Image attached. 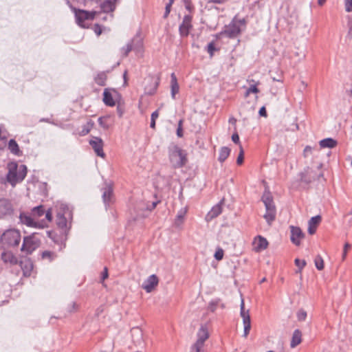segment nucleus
<instances>
[{
  "mask_svg": "<svg viewBox=\"0 0 352 352\" xmlns=\"http://www.w3.org/2000/svg\"><path fill=\"white\" fill-rule=\"evenodd\" d=\"M52 219L51 210H45L43 206H38L32 210L30 216L23 214V224L29 227L44 228Z\"/></svg>",
  "mask_w": 352,
  "mask_h": 352,
  "instance_id": "1",
  "label": "nucleus"
},
{
  "mask_svg": "<svg viewBox=\"0 0 352 352\" xmlns=\"http://www.w3.org/2000/svg\"><path fill=\"white\" fill-rule=\"evenodd\" d=\"M169 159L175 168L184 166L187 162L186 153L177 145L169 148Z\"/></svg>",
  "mask_w": 352,
  "mask_h": 352,
  "instance_id": "2",
  "label": "nucleus"
},
{
  "mask_svg": "<svg viewBox=\"0 0 352 352\" xmlns=\"http://www.w3.org/2000/svg\"><path fill=\"white\" fill-rule=\"evenodd\" d=\"M261 200L266 210L264 218L266 219L267 222L270 224L275 219L276 214V206L272 194L269 191L265 190L262 196Z\"/></svg>",
  "mask_w": 352,
  "mask_h": 352,
  "instance_id": "3",
  "label": "nucleus"
},
{
  "mask_svg": "<svg viewBox=\"0 0 352 352\" xmlns=\"http://www.w3.org/2000/svg\"><path fill=\"white\" fill-rule=\"evenodd\" d=\"M57 206L59 208V211L57 212L56 224L61 232L65 233L67 230V217L71 216V211L68 206L65 204H59Z\"/></svg>",
  "mask_w": 352,
  "mask_h": 352,
  "instance_id": "4",
  "label": "nucleus"
},
{
  "mask_svg": "<svg viewBox=\"0 0 352 352\" xmlns=\"http://www.w3.org/2000/svg\"><path fill=\"white\" fill-rule=\"evenodd\" d=\"M245 27V21L244 19H238L236 17L232 22L226 27L225 34L230 38L236 37Z\"/></svg>",
  "mask_w": 352,
  "mask_h": 352,
  "instance_id": "5",
  "label": "nucleus"
},
{
  "mask_svg": "<svg viewBox=\"0 0 352 352\" xmlns=\"http://www.w3.org/2000/svg\"><path fill=\"white\" fill-rule=\"evenodd\" d=\"M67 4L74 12L76 17V23L81 27H85L84 22L86 20H92L94 18L95 12H89L83 10L76 9L73 7L69 0H67Z\"/></svg>",
  "mask_w": 352,
  "mask_h": 352,
  "instance_id": "6",
  "label": "nucleus"
},
{
  "mask_svg": "<svg viewBox=\"0 0 352 352\" xmlns=\"http://www.w3.org/2000/svg\"><path fill=\"white\" fill-rule=\"evenodd\" d=\"M8 173L6 176V182L14 187L19 181L18 175V164L16 162H10L7 164Z\"/></svg>",
  "mask_w": 352,
  "mask_h": 352,
  "instance_id": "7",
  "label": "nucleus"
},
{
  "mask_svg": "<svg viewBox=\"0 0 352 352\" xmlns=\"http://www.w3.org/2000/svg\"><path fill=\"white\" fill-rule=\"evenodd\" d=\"M240 315L243 319L244 326L243 337L246 338L251 329V320L249 309L245 310L243 298H241L240 305Z\"/></svg>",
  "mask_w": 352,
  "mask_h": 352,
  "instance_id": "8",
  "label": "nucleus"
},
{
  "mask_svg": "<svg viewBox=\"0 0 352 352\" xmlns=\"http://www.w3.org/2000/svg\"><path fill=\"white\" fill-rule=\"evenodd\" d=\"M21 234L17 229L12 228L5 231L0 239V242H20Z\"/></svg>",
  "mask_w": 352,
  "mask_h": 352,
  "instance_id": "9",
  "label": "nucleus"
},
{
  "mask_svg": "<svg viewBox=\"0 0 352 352\" xmlns=\"http://www.w3.org/2000/svg\"><path fill=\"white\" fill-rule=\"evenodd\" d=\"M89 144L98 156L102 158L105 157L106 155L103 151L104 142L100 138L93 137L89 140Z\"/></svg>",
  "mask_w": 352,
  "mask_h": 352,
  "instance_id": "10",
  "label": "nucleus"
},
{
  "mask_svg": "<svg viewBox=\"0 0 352 352\" xmlns=\"http://www.w3.org/2000/svg\"><path fill=\"white\" fill-rule=\"evenodd\" d=\"M192 28V16L190 15H185L182 23L179 28V34L182 37H187L190 31Z\"/></svg>",
  "mask_w": 352,
  "mask_h": 352,
  "instance_id": "11",
  "label": "nucleus"
},
{
  "mask_svg": "<svg viewBox=\"0 0 352 352\" xmlns=\"http://www.w3.org/2000/svg\"><path fill=\"white\" fill-rule=\"evenodd\" d=\"M142 47V42L140 39H133L122 48V53L124 56H127L131 51H140Z\"/></svg>",
  "mask_w": 352,
  "mask_h": 352,
  "instance_id": "12",
  "label": "nucleus"
},
{
  "mask_svg": "<svg viewBox=\"0 0 352 352\" xmlns=\"http://www.w3.org/2000/svg\"><path fill=\"white\" fill-rule=\"evenodd\" d=\"M159 279L155 274L149 276L142 284V288L147 292H151L158 285Z\"/></svg>",
  "mask_w": 352,
  "mask_h": 352,
  "instance_id": "13",
  "label": "nucleus"
},
{
  "mask_svg": "<svg viewBox=\"0 0 352 352\" xmlns=\"http://www.w3.org/2000/svg\"><path fill=\"white\" fill-rule=\"evenodd\" d=\"M13 208L10 201L6 199H0V219L12 213Z\"/></svg>",
  "mask_w": 352,
  "mask_h": 352,
  "instance_id": "14",
  "label": "nucleus"
},
{
  "mask_svg": "<svg viewBox=\"0 0 352 352\" xmlns=\"http://www.w3.org/2000/svg\"><path fill=\"white\" fill-rule=\"evenodd\" d=\"M102 192V199L106 206H109L113 200V188L109 185L104 187Z\"/></svg>",
  "mask_w": 352,
  "mask_h": 352,
  "instance_id": "15",
  "label": "nucleus"
},
{
  "mask_svg": "<svg viewBox=\"0 0 352 352\" xmlns=\"http://www.w3.org/2000/svg\"><path fill=\"white\" fill-rule=\"evenodd\" d=\"M289 228L291 232L290 239L292 242H299L304 239L305 234L299 227L291 226Z\"/></svg>",
  "mask_w": 352,
  "mask_h": 352,
  "instance_id": "16",
  "label": "nucleus"
},
{
  "mask_svg": "<svg viewBox=\"0 0 352 352\" xmlns=\"http://www.w3.org/2000/svg\"><path fill=\"white\" fill-rule=\"evenodd\" d=\"M322 217L320 215H316L311 217L308 221V232L309 234H314L318 226L320 223Z\"/></svg>",
  "mask_w": 352,
  "mask_h": 352,
  "instance_id": "17",
  "label": "nucleus"
},
{
  "mask_svg": "<svg viewBox=\"0 0 352 352\" xmlns=\"http://www.w3.org/2000/svg\"><path fill=\"white\" fill-rule=\"evenodd\" d=\"M222 206L221 203L217 204L212 208V209L208 212L206 216V220L207 221H211L212 219L217 217L221 213Z\"/></svg>",
  "mask_w": 352,
  "mask_h": 352,
  "instance_id": "18",
  "label": "nucleus"
},
{
  "mask_svg": "<svg viewBox=\"0 0 352 352\" xmlns=\"http://www.w3.org/2000/svg\"><path fill=\"white\" fill-rule=\"evenodd\" d=\"M1 258L5 263H10L12 264L19 263L22 266V261H18L17 258L10 252H4L1 254Z\"/></svg>",
  "mask_w": 352,
  "mask_h": 352,
  "instance_id": "19",
  "label": "nucleus"
},
{
  "mask_svg": "<svg viewBox=\"0 0 352 352\" xmlns=\"http://www.w3.org/2000/svg\"><path fill=\"white\" fill-rule=\"evenodd\" d=\"M116 1L117 0H106L101 4V10L104 12H113L116 8Z\"/></svg>",
  "mask_w": 352,
  "mask_h": 352,
  "instance_id": "20",
  "label": "nucleus"
},
{
  "mask_svg": "<svg viewBox=\"0 0 352 352\" xmlns=\"http://www.w3.org/2000/svg\"><path fill=\"white\" fill-rule=\"evenodd\" d=\"M208 333L206 328H205L204 327H201L197 333V340L196 342L197 343L198 345H204V342L208 339Z\"/></svg>",
  "mask_w": 352,
  "mask_h": 352,
  "instance_id": "21",
  "label": "nucleus"
},
{
  "mask_svg": "<svg viewBox=\"0 0 352 352\" xmlns=\"http://www.w3.org/2000/svg\"><path fill=\"white\" fill-rule=\"evenodd\" d=\"M98 124L99 125L103 128L104 129H109L113 124V121L111 120L110 116H102L98 118Z\"/></svg>",
  "mask_w": 352,
  "mask_h": 352,
  "instance_id": "22",
  "label": "nucleus"
},
{
  "mask_svg": "<svg viewBox=\"0 0 352 352\" xmlns=\"http://www.w3.org/2000/svg\"><path fill=\"white\" fill-rule=\"evenodd\" d=\"M187 210L186 208H182L181 209L176 216V218L175 219V226L177 228H180L182 225L183 224L184 221V218L186 214Z\"/></svg>",
  "mask_w": 352,
  "mask_h": 352,
  "instance_id": "23",
  "label": "nucleus"
},
{
  "mask_svg": "<svg viewBox=\"0 0 352 352\" xmlns=\"http://www.w3.org/2000/svg\"><path fill=\"white\" fill-rule=\"evenodd\" d=\"M103 102L109 107H113L116 104L111 93L107 89H105L103 92Z\"/></svg>",
  "mask_w": 352,
  "mask_h": 352,
  "instance_id": "24",
  "label": "nucleus"
},
{
  "mask_svg": "<svg viewBox=\"0 0 352 352\" xmlns=\"http://www.w3.org/2000/svg\"><path fill=\"white\" fill-rule=\"evenodd\" d=\"M319 144L321 148H332L336 146L337 142L333 138H328L320 140Z\"/></svg>",
  "mask_w": 352,
  "mask_h": 352,
  "instance_id": "25",
  "label": "nucleus"
},
{
  "mask_svg": "<svg viewBox=\"0 0 352 352\" xmlns=\"http://www.w3.org/2000/svg\"><path fill=\"white\" fill-rule=\"evenodd\" d=\"M33 270V263L30 258L23 259V276H29Z\"/></svg>",
  "mask_w": 352,
  "mask_h": 352,
  "instance_id": "26",
  "label": "nucleus"
},
{
  "mask_svg": "<svg viewBox=\"0 0 352 352\" xmlns=\"http://www.w3.org/2000/svg\"><path fill=\"white\" fill-rule=\"evenodd\" d=\"M171 96L175 98V95L179 92V85L177 83L176 76L174 73L171 74Z\"/></svg>",
  "mask_w": 352,
  "mask_h": 352,
  "instance_id": "27",
  "label": "nucleus"
},
{
  "mask_svg": "<svg viewBox=\"0 0 352 352\" xmlns=\"http://www.w3.org/2000/svg\"><path fill=\"white\" fill-rule=\"evenodd\" d=\"M302 333L299 329H296L294 331L290 346L292 348L296 347L301 342Z\"/></svg>",
  "mask_w": 352,
  "mask_h": 352,
  "instance_id": "28",
  "label": "nucleus"
},
{
  "mask_svg": "<svg viewBox=\"0 0 352 352\" xmlns=\"http://www.w3.org/2000/svg\"><path fill=\"white\" fill-rule=\"evenodd\" d=\"M159 80H154L153 78L151 79V82L150 86H146L145 87V94L147 95H153L158 87Z\"/></svg>",
  "mask_w": 352,
  "mask_h": 352,
  "instance_id": "29",
  "label": "nucleus"
},
{
  "mask_svg": "<svg viewBox=\"0 0 352 352\" xmlns=\"http://www.w3.org/2000/svg\"><path fill=\"white\" fill-rule=\"evenodd\" d=\"M230 149L227 146H223L219 151L218 160L220 162H223L230 155Z\"/></svg>",
  "mask_w": 352,
  "mask_h": 352,
  "instance_id": "30",
  "label": "nucleus"
},
{
  "mask_svg": "<svg viewBox=\"0 0 352 352\" xmlns=\"http://www.w3.org/2000/svg\"><path fill=\"white\" fill-rule=\"evenodd\" d=\"M313 177L310 175V171L309 169L305 170L304 172L300 173V181L305 184H309L313 180Z\"/></svg>",
  "mask_w": 352,
  "mask_h": 352,
  "instance_id": "31",
  "label": "nucleus"
},
{
  "mask_svg": "<svg viewBox=\"0 0 352 352\" xmlns=\"http://www.w3.org/2000/svg\"><path fill=\"white\" fill-rule=\"evenodd\" d=\"M8 149L13 154H18V153L19 152V146L14 140L11 139L8 142Z\"/></svg>",
  "mask_w": 352,
  "mask_h": 352,
  "instance_id": "32",
  "label": "nucleus"
},
{
  "mask_svg": "<svg viewBox=\"0 0 352 352\" xmlns=\"http://www.w3.org/2000/svg\"><path fill=\"white\" fill-rule=\"evenodd\" d=\"M106 80H107V76L104 73H100L95 78L96 83L100 86L105 85Z\"/></svg>",
  "mask_w": 352,
  "mask_h": 352,
  "instance_id": "33",
  "label": "nucleus"
},
{
  "mask_svg": "<svg viewBox=\"0 0 352 352\" xmlns=\"http://www.w3.org/2000/svg\"><path fill=\"white\" fill-rule=\"evenodd\" d=\"M314 263L316 267L318 270H322L324 269V261L321 256L317 255L314 259Z\"/></svg>",
  "mask_w": 352,
  "mask_h": 352,
  "instance_id": "34",
  "label": "nucleus"
},
{
  "mask_svg": "<svg viewBox=\"0 0 352 352\" xmlns=\"http://www.w3.org/2000/svg\"><path fill=\"white\" fill-rule=\"evenodd\" d=\"M7 142V132L0 129V148L5 147Z\"/></svg>",
  "mask_w": 352,
  "mask_h": 352,
  "instance_id": "35",
  "label": "nucleus"
},
{
  "mask_svg": "<svg viewBox=\"0 0 352 352\" xmlns=\"http://www.w3.org/2000/svg\"><path fill=\"white\" fill-rule=\"evenodd\" d=\"M252 250L256 252H260L267 248L269 243H252Z\"/></svg>",
  "mask_w": 352,
  "mask_h": 352,
  "instance_id": "36",
  "label": "nucleus"
},
{
  "mask_svg": "<svg viewBox=\"0 0 352 352\" xmlns=\"http://www.w3.org/2000/svg\"><path fill=\"white\" fill-rule=\"evenodd\" d=\"M295 264L298 267L297 273H300L303 267L306 265V261L305 260H300L298 258L295 259Z\"/></svg>",
  "mask_w": 352,
  "mask_h": 352,
  "instance_id": "37",
  "label": "nucleus"
},
{
  "mask_svg": "<svg viewBox=\"0 0 352 352\" xmlns=\"http://www.w3.org/2000/svg\"><path fill=\"white\" fill-rule=\"evenodd\" d=\"M223 254H224V252H223V249L218 247L216 250L214 256L215 259H217V261H221L223 258Z\"/></svg>",
  "mask_w": 352,
  "mask_h": 352,
  "instance_id": "38",
  "label": "nucleus"
},
{
  "mask_svg": "<svg viewBox=\"0 0 352 352\" xmlns=\"http://www.w3.org/2000/svg\"><path fill=\"white\" fill-rule=\"evenodd\" d=\"M173 2H174V0H170V1H169V3L166 4V8H165V12L164 14V19L167 18L168 16L169 15L170 12V8H171V6H172Z\"/></svg>",
  "mask_w": 352,
  "mask_h": 352,
  "instance_id": "39",
  "label": "nucleus"
},
{
  "mask_svg": "<svg viewBox=\"0 0 352 352\" xmlns=\"http://www.w3.org/2000/svg\"><path fill=\"white\" fill-rule=\"evenodd\" d=\"M244 159V151L242 146L240 145V152L236 159V163L239 165L242 164Z\"/></svg>",
  "mask_w": 352,
  "mask_h": 352,
  "instance_id": "40",
  "label": "nucleus"
},
{
  "mask_svg": "<svg viewBox=\"0 0 352 352\" xmlns=\"http://www.w3.org/2000/svg\"><path fill=\"white\" fill-rule=\"evenodd\" d=\"M297 318L299 321H304L307 318V312L303 309H300L297 313Z\"/></svg>",
  "mask_w": 352,
  "mask_h": 352,
  "instance_id": "41",
  "label": "nucleus"
},
{
  "mask_svg": "<svg viewBox=\"0 0 352 352\" xmlns=\"http://www.w3.org/2000/svg\"><path fill=\"white\" fill-rule=\"evenodd\" d=\"M259 92L258 89L257 88L256 85H252L250 86V87L247 89L246 91V96H248L250 93H254L257 94Z\"/></svg>",
  "mask_w": 352,
  "mask_h": 352,
  "instance_id": "42",
  "label": "nucleus"
},
{
  "mask_svg": "<svg viewBox=\"0 0 352 352\" xmlns=\"http://www.w3.org/2000/svg\"><path fill=\"white\" fill-rule=\"evenodd\" d=\"M219 302V299L211 301L208 305V309L214 312L216 310L217 306Z\"/></svg>",
  "mask_w": 352,
  "mask_h": 352,
  "instance_id": "43",
  "label": "nucleus"
},
{
  "mask_svg": "<svg viewBox=\"0 0 352 352\" xmlns=\"http://www.w3.org/2000/svg\"><path fill=\"white\" fill-rule=\"evenodd\" d=\"M344 8L346 12H352V0H344Z\"/></svg>",
  "mask_w": 352,
  "mask_h": 352,
  "instance_id": "44",
  "label": "nucleus"
},
{
  "mask_svg": "<svg viewBox=\"0 0 352 352\" xmlns=\"http://www.w3.org/2000/svg\"><path fill=\"white\" fill-rule=\"evenodd\" d=\"M42 257L43 258H48L50 261H52L54 258V254L50 251H45L42 254Z\"/></svg>",
  "mask_w": 352,
  "mask_h": 352,
  "instance_id": "45",
  "label": "nucleus"
},
{
  "mask_svg": "<svg viewBox=\"0 0 352 352\" xmlns=\"http://www.w3.org/2000/svg\"><path fill=\"white\" fill-rule=\"evenodd\" d=\"M204 345L199 344L198 345L197 342H195L191 348L190 352H201V350Z\"/></svg>",
  "mask_w": 352,
  "mask_h": 352,
  "instance_id": "46",
  "label": "nucleus"
},
{
  "mask_svg": "<svg viewBox=\"0 0 352 352\" xmlns=\"http://www.w3.org/2000/svg\"><path fill=\"white\" fill-rule=\"evenodd\" d=\"M207 48H208V52L212 56L213 55L214 51L215 50L214 44L212 43H209Z\"/></svg>",
  "mask_w": 352,
  "mask_h": 352,
  "instance_id": "47",
  "label": "nucleus"
},
{
  "mask_svg": "<svg viewBox=\"0 0 352 352\" xmlns=\"http://www.w3.org/2000/svg\"><path fill=\"white\" fill-rule=\"evenodd\" d=\"M253 242H267V239L261 235H258L254 237Z\"/></svg>",
  "mask_w": 352,
  "mask_h": 352,
  "instance_id": "48",
  "label": "nucleus"
},
{
  "mask_svg": "<svg viewBox=\"0 0 352 352\" xmlns=\"http://www.w3.org/2000/svg\"><path fill=\"white\" fill-rule=\"evenodd\" d=\"M312 151V148L309 146H307L304 151H303V155L304 157H307Z\"/></svg>",
  "mask_w": 352,
  "mask_h": 352,
  "instance_id": "49",
  "label": "nucleus"
},
{
  "mask_svg": "<svg viewBox=\"0 0 352 352\" xmlns=\"http://www.w3.org/2000/svg\"><path fill=\"white\" fill-rule=\"evenodd\" d=\"M89 131H90L89 126L85 125L82 126V129L81 132L80 133V134L81 135H85L88 134L89 133Z\"/></svg>",
  "mask_w": 352,
  "mask_h": 352,
  "instance_id": "50",
  "label": "nucleus"
},
{
  "mask_svg": "<svg viewBox=\"0 0 352 352\" xmlns=\"http://www.w3.org/2000/svg\"><path fill=\"white\" fill-rule=\"evenodd\" d=\"M347 19H348L347 26L349 28V33H351V32H352V15L348 16Z\"/></svg>",
  "mask_w": 352,
  "mask_h": 352,
  "instance_id": "51",
  "label": "nucleus"
},
{
  "mask_svg": "<svg viewBox=\"0 0 352 352\" xmlns=\"http://www.w3.org/2000/svg\"><path fill=\"white\" fill-rule=\"evenodd\" d=\"M232 140L235 143V144H239L240 143V141H239V136L238 135L237 133H234L232 134Z\"/></svg>",
  "mask_w": 352,
  "mask_h": 352,
  "instance_id": "52",
  "label": "nucleus"
},
{
  "mask_svg": "<svg viewBox=\"0 0 352 352\" xmlns=\"http://www.w3.org/2000/svg\"><path fill=\"white\" fill-rule=\"evenodd\" d=\"M158 203H159L158 201H153L151 205L147 206V209L149 210H153L156 207V206L157 205Z\"/></svg>",
  "mask_w": 352,
  "mask_h": 352,
  "instance_id": "53",
  "label": "nucleus"
},
{
  "mask_svg": "<svg viewBox=\"0 0 352 352\" xmlns=\"http://www.w3.org/2000/svg\"><path fill=\"white\" fill-rule=\"evenodd\" d=\"M107 278H108V270L107 267H104V272L102 274L101 279H102V280H104Z\"/></svg>",
  "mask_w": 352,
  "mask_h": 352,
  "instance_id": "54",
  "label": "nucleus"
},
{
  "mask_svg": "<svg viewBox=\"0 0 352 352\" xmlns=\"http://www.w3.org/2000/svg\"><path fill=\"white\" fill-rule=\"evenodd\" d=\"M94 32L98 36L102 33L101 28L99 25H96L94 26Z\"/></svg>",
  "mask_w": 352,
  "mask_h": 352,
  "instance_id": "55",
  "label": "nucleus"
},
{
  "mask_svg": "<svg viewBox=\"0 0 352 352\" xmlns=\"http://www.w3.org/2000/svg\"><path fill=\"white\" fill-rule=\"evenodd\" d=\"M259 115L261 116H267V112H266V109L264 107H262L260 110H259Z\"/></svg>",
  "mask_w": 352,
  "mask_h": 352,
  "instance_id": "56",
  "label": "nucleus"
},
{
  "mask_svg": "<svg viewBox=\"0 0 352 352\" xmlns=\"http://www.w3.org/2000/svg\"><path fill=\"white\" fill-rule=\"evenodd\" d=\"M158 116H159L158 110L155 111L154 112L152 113L151 119L156 120L158 118Z\"/></svg>",
  "mask_w": 352,
  "mask_h": 352,
  "instance_id": "57",
  "label": "nucleus"
},
{
  "mask_svg": "<svg viewBox=\"0 0 352 352\" xmlns=\"http://www.w3.org/2000/svg\"><path fill=\"white\" fill-rule=\"evenodd\" d=\"M177 135L179 138H182L183 136V129L182 128L177 127Z\"/></svg>",
  "mask_w": 352,
  "mask_h": 352,
  "instance_id": "58",
  "label": "nucleus"
},
{
  "mask_svg": "<svg viewBox=\"0 0 352 352\" xmlns=\"http://www.w3.org/2000/svg\"><path fill=\"white\" fill-rule=\"evenodd\" d=\"M117 111H118L119 117H122L123 115V111L120 107H117Z\"/></svg>",
  "mask_w": 352,
  "mask_h": 352,
  "instance_id": "59",
  "label": "nucleus"
},
{
  "mask_svg": "<svg viewBox=\"0 0 352 352\" xmlns=\"http://www.w3.org/2000/svg\"><path fill=\"white\" fill-rule=\"evenodd\" d=\"M351 248V244L350 243H345L344 246L343 251L347 252Z\"/></svg>",
  "mask_w": 352,
  "mask_h": 352,
  "instance_id": "60",
  "label": "nucleus"
},
{
  "mask_svg": "<svg viewBox=\"0 0 352 352\" xmlns=\"http://www.w3.org/2000/svg\"><path fill=\"white\" fill-rule=\"evenodd\" d=\"M155 120H151V124H150L151 128L155 129Z\"/></svg>",
  "mask_w": 352,
  "mask_h": 352,
  "instance_id": "61",
  "label": "nucleus"
},
{
  "mask_svg": "<svg viewBox=\"0 0 352 352\" xmlns=\"http://www.w3.org/2000/svg\"><path fill=\"white\" fill-rule=\"evenodd\" d=\"M327 0H318V4L320 6H323Z\"/></svg>",
  "mask_w": 352,
  "mask_h": 352,
  "instance_id": "62",
  "label": "nucleus"
},
{
  "mask_svg": "<svg viewBox=\"0 0 352 352\" xmlns=\"http://www.w3.org/2000/svg\"><path fill=\"white\" fill-rule=\"evenodd\" d=\"M227 0H212L213 2L217 3H223L226 2Z\"/></svg>",
  "mask_w": 352,
  "mask_h": 352,
  "instance_id": "63",
  "label": "nucleus"
},
{
  "mask_svg": "<svg viewBox=\"0 0 352 352\" xmlns=\"http://www.w3.org/2000/svg\"><path fill=\"white\" fill-rule=\"evenodd\" d=\"M23 179H24L26 175V173H27V167L25 165H23Z\"/></svg>",
  "mask_w": 352,
  "mask_h": 352,
  "instance_id": "64",
  "label": "nucleus"
}]
</instances>
